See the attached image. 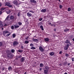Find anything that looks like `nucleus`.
I'll list each match as a JSON object with an SVG mask.
<instances>
[{
  "instance_id": "f257e3e1",
  "label": "nucleus",
  "mask_w": 74,
  "mask_h": 74,
  "mask_svg": "<svg viewBox=\"0 0 74 74\" xmlns=\"http://www.w3.org/2000/svg\"><path fill=\"white\" fill-rule=\"evenodd\" d=\"M8 53L7 54V56L8 58H11L12 57V56H11V53H10V50H8L7 51V53Z\"/></svg>"
},
{
  "instance_id": "f03ea898",
  "label": "nucleus",
  "mask_w": 74,
  "mask_h": 74,
  "mask_svg": "<svg viewBox=\"0 0 74 74\" xmlns=\"http://www.w3.org/2000/svg\"><path fill=\"white\" fill-rule=\"evenodd\" d=\"M7 25L6 24H4V25H3L2 24V22L1 21H0V27H3V26H6Z\"/></svg>"
},
{
  "instance_id": "7ed1b4c3",
  "label": "nucleus",
  "mask_w": 74,
  "mask_h": 74,
  "mask_svg": "<svg viewBox=\"0 0 74 74\" xmlns=\"http://www.w3.org/2000/svg\"><path fill=\"white\" fill-rule=\"evenodd\" d=\"M5 6H6V5H7V6H8V7H12V5H10V3H5Z\"/></svg>"
},
{
  "instance_id": "20e7f679",
  "label": "nucleus",
  "mask_w": 74,
  "mask_h": 74,
  "mask_svg": "<svg viewBox=\"0 0 74 74\" xmlns=\"http://www.w3.org/2000/svg\"><path fill=\"white\" fill-rule=\"evenodd\" d=\"M39 49L41 52H44V49L41 46L39 47Z\"/></svg>"
},
{
  "instance_id": "39448f33",
  "label": "nucleus",
  "mask_w": 74,
  "mask_h": 74,
  "mask_svg": "<svg viewBox=\"0 0 74 74\" xmlns=\"http://www.w3.org/2000/svg\"><path fill=\"white\" fill-rule=\"evenodd\" d=\"M19 44L18 42L17 41H14L13 42V45L14 46H15V45H17V44Z\"/></svg>"
},
{
  "instance_id": "423d86ee",
  "label": "nucleus",
  "mask_w": 74,
  "mask_h": 74,
  "mask_svg": "<svg viewBox=\"0 0 74 74\" xmlns=\"http://www.w3.org/2000/svg\"><path fill=\"white\" fill-rule=\"evenodd\" d=\"M70 41L68 40H66V41L65 42V43L66 44H69L70 45H71L70 43Z\"/></svg>"
},
{
  "instance_id": "0eeeda50",
  "label": "nucleus",
  "mask_w": 74,
  "mask_h": 74,
  "mask_svg": "<svg viewBox=\"0 0 74 74\" xmlns=\"http://www.w3.org/2000/svg\"><path fill=\"white\" fill-rule=\"evenodd\" d=\"M13 3L14 4H15V5H18V2L16 1H14Z\"/></svg>"
},
{
  "instance_id": "6e6552de",
  "label": "nucleus",
  "mask_w": 74,
  "mask_h": 74,
  "mask_svg": "<svg viewBox=\"0 0 74 74\" xmlns=\"http://www.w3.org/2000/svg\"><path fill=\"white\" fill-rule=\"evenodd\" d=\"M44 71L45 74H48V71L45 69L44 70Z\"/></svg>"
},
{
  "instance_id": "1a4fd4ad",
  "label": "nucleus",
  "mask_w": 74,
  "mask_h": 74,
  "mask_svg": "<svg viewBox=\"0 0 74 74\" xmlns=\"http://www.w3.org/2000/svg\"><path fill=\"white\" fill-rule=\"evenodd\" d=\"M27 16H32V14L28 12L27 13Z\"/></svg>"
},
{
  "instance_id": "9d476101",
  "label": "nucleus",
  "mask_w": 74,
  "mask_h": 74,
  "mask_svg": "<svg viewBox=\"0 0 74 74\" xmlns=\"http://www.w3.org/2000/svg\"><path fill=\"white\" fill-rule=\"evenodd\" d=\"M46 11H47V10L46 9H44L42 10L41 12H42L44 13L46 12Z\"/></svg>"
},
{
  "instance_id": "9b49d317",
  "label": "nucleus",
  "mask_w": 74,
  "mask_h": 74,
  "mask_svg": "<svg viewBox=\"0 0 74 74\" xmlns=\"http://www.w3.org/2000/svg\"><path fill=\"white\" fill-rule=\"evenodd\" d=\"M33 41H34V42H38V40L37 39H34L33 40Z\"/></svg>"
},
{
  "instance_id": "f8f14e48",
  "label": "nucleus",
  "mask_w": 74,
  "mask_h": 74,
  "mask_svg": "<svg viewBox=\"0 0 74 74\" xmlns=\"http://www.w3.org/2000/svg\"><path fill=\"white\" fill-rule=\"evenodd\" d=\"M30 1L31 3H36V1L34 0H30Z\"/></svg>"
},
{
  "instance_id": "ddd939ff",
  "label": "nucleus",
  "mask_w": 74,
  "mask_h": 74,
  "mask_svg": "<svg viewBox=\"0 0 74 74\" xmlns=\"http://www.w3.org/2000/svg\"><path fill=\"white\" fill-rule=\"evenodd\" d=\"M25 60V58L24 57H23L21 59V62H23V61Z\"/></svg>"
},
{
  "instance_id": "4468645a",
  "label": "nucleus",
  "mask_w": 74,
  "mask_h": 74,
  "mask_svg": "<svg viewBox=\"0 0 74 74\" xmlns=\"http://www.w3.org/2000/svg\"><path fill=\"white\" fill-rule=\"evenodd\" d=\"M10 19L12 20H13L14 19V16H12L10 17Z\"/></svg>"
},
{
  "instance_id": "2eb2a0df",
  "label": "nucleus",
  "mask_w": 74,
  "mask_h": 74,
  "mask_svg": "<svg viewBox=\"0 0 74 74\" xmlns=\"http://www.w3.org/2000/svg\"><path fill=\"white\" fill-rule=\"evenodd\" d=\"M45 69H46L48 71L49 70V67L48 66H46L45 67Z\"/></svg>"
},
{
  "instance_id": "dca6fc26",
  "label": "nucleus",
  "mask_w": 74,
  "mask_h": 74,
  "mask_svg": "<svg viewBox=\"0 0 74 74\" xmlns=\"http://www.w3.org/2000/svg\"><path fill=\"white\" fill-rule=\"evenodd\" d=\"M50 55L51 56H53L54 55V53L53 52H51L50 53Z\"/></svg>"
},
{
  "instance_id": "f3484780",
  "label": "nucleus",
  "mask_w": 74,
  "mask_h": 74,
  "mask_svg": "<svg viewBox=\"0 0 74 74\" xmlns=\"http://www.w3.org/2000/svg\"><path fill=\"white\" fill-rule=\"evenodd\" d=\"M45 41H47L48 42V41H49V39L48 38H46L45 39Z\"/></svg>"
},
{
  "instance_id": "a211bd4d",
  "label": "nucleus",
  "mask_w": 74,
  "mask_h": 74,
  "mask_svg": "<svg viewBox=\"0 0 74 74\" xmlns=\"http://www.w3.org/2000/svg\"><path fill=\"white\" fill-rule=\"evenodd\" d=\"M44 66V64L41 63L40 64V67H43Z\"/></svg>"
},
{
  "instance_id": "6ab92c4d",
  "label": "nucleus",
  "mask_w": 74,
  "mask_h": 74,
  "mask_svg": "<svg viewBox=\"0 0 74 74\" xmlns=\"http://www.w3.org/2000/svg\"><path fill=\"white\" fill-rule=\"evenodd\" d=\"M40 27L41 29L42 30H44V28H43V26H40Z\"/></svg>"
},
{
  "instance_id": "aec40b11",
  "label": "nucleus",
  "mask_w": 74,
  "mask_h": 74,
  "mask_svg": "<svg viewBox=\"0 0 74 74\" xmlns=\"http://www.w3.org/2000/svg\"><path fill=\"white\" fill-rule=\"evenodd\" d=\"M69 30V29H66L64 30V32H68Z\"/></svg>"
},
{
  "instance_id": "412c9836",
  "label": "nucleus",
  "mask_w": 74,
  "mask_h": 74,
  "mask_svg": "<svg viewBox=\"0 0 74 74\" xmlns=\"http://www.w3.org/2000/svg\"><path fill=\"white\" fill-rule=\"evenodd\" d=\"M6 34V33H5V31H4L3 32V36H5V35Z\"/></svg>"
},
{
  "instance_id": "4be33fe9",
  "label": "nucleus",
  "mask_w": 74,
  "mask_h": 74,
  "mask_svg": "<svg viewBox=\"0 0 74 74\" xmlns=\"http://www.w3.org/2000/svg\"><path fill=\"white\" fill-rule=\"evenodd\" d=\"M68 48L69 47H67V46L65 47H64V49L65 50H67V49H68Z\"/></svg>"
},
{
  "instance_id": "5701e85b",
  "label": "nucleus",
  "mask_w": 74,
  "mask_h": 74,
  "mask_svg": "<svg viewBox=\"0 0 74 74\" xmlns=\"http://www.w3.org/2000/svg\"><path fill=\"white\" fill-rule=\"evenodd\" d=\"M31 49H35L36 48L34 47H32L31 48Z\"/></svg>"
},
{
  "instance_id": "b1692460",
  "label": "nucleus",
  "mask_w": 74,
  "mask_h": 74,
  "mask_svg": "<svg viewBox=\"0 0 74 74\" xmlns=\"http://www.w3.org/2000/svg\"><path fill=\"white\" fill-rule=\"evenodd\" d=\"M29 41H27V40H26L25 41V44H28V43H29Z\"/></svg>"
},
{
  "instance_id": "393cba45",
  "label": "nucleus",
  "mask_w": 74,
  "mask_h": 74,
  "mask_svg": "<svg viewBox=\"0 0 74 74\" xmlns=\"http://www.w3.org/2000/svg\"><path fill=\"white\" fill-rule=\"evenodd\" d=\"M18 51L19 52H23V50H21V49H19Z\"/></svg>"
},
{
  "instance_id": "a878e982",
  "label": "nucleus",
  "mask_w": 74,
  "mask_h": 74,
  "mask_svg": "<svg viewBox=\"0 0 74 74\" xmlns=\"http://www.w3.org/2000/svg\"><path fill=\"white\" fill-rule=\"evenodd\" d=\"M20 14H21V12H19L17 14V16H20Z\"/></svg>"
},
{
  "instance_id": "bb28decb",
  "label": "nucleus",
  "mask_w": 74,
  "mask_h": 74,
  "mask_svg": "<svg viewBox=\"0 0 74 74\" xmlns=\"http://www.w3.org/2000/svg\"><path fill=\"white\" fill-rule=\"evenodd\" d=\"M30 47H34V45L32 43H31L30 44Z\"/></svg>"
},
{
  "instance_id": "cd10ccee",
  "label": "nucleus",
  "mask_w": 74,
  "mask_h": 74,
  "mask_svg": "<svg viewBox=\"0 0 74 74\" xmlns=\"http://www.w3.org/2000/svg\"><path fill=\"white\" fill-rule=\"evenodd\" d=\"M65 56L66 57H68V56H69V54H68L66 53L65 54Z\"/></svg>"
},
{
  "instance_id": "c85d7f7f",
  "label": "nucleus",
  "mask_w": 74,
  "mask_h": 74,
  "mask_svg": "<svg viewBox=\"0 0 74 74\" xmlns=\"http://www.w3.org/2000/svg\"><path fill=\"white\" fill-rule=\"evenodd\" d=\"M19 26H18L17 25H14L15 28H18V27H19Z\"/></svg>"
},
{
  "instance_id": "c756f323",
  "label": "nucleus",
  "mask_w": 74,
  "mask_h": 74,
  "mask_svg": "<svg viewBox=\"0 0 74 74\" xmlns=\"http://www.w3.org/2000/svg\"><path fill=\"white\" fill-rule=\"evenodd\" d=\"M5 31V33H6V34H7V33H9V32L8 31L6 30Z\"/></svg>"
},
{
  "instance_id": "7c9ffc66",
  "label": "nucleus",
  "mask_w": 74,
  "mask_h": 74,
  "mask_svg": "<svg viewBox=\"0 0 74 74\" xmlns=\"http://www.w3.org/2000/svg\"><path fill=\"white\" fill-rule=\"evenodd\" d=\"M6 12L8 14H9L10 13V11L9 10L8 12Z\"/></svg>"
},
{
  "instance_id": "2f4dec72",
  "label": "nucleus",
  "mask_w": 74,
  "mask_h": 74,
  "mask_svg": "<svg viewBox=\"0 0 74 74\" xmlns=\"http://www.w3.org/2000/svg\"><path fill=\"white\" fill-rule=\"evenodd\" d=\"M8 70H11V67L10 66H9L8 67Z\"/></svg>"
},
{
  "instance_id": "473e14b6",
  "label": "nucleus",
  "mask_w": 74,
  "mask_h": 74,
  "mask_svg": "<svg viewBox=\"0 0 74 74\" xmlns=\"http://www.w3.org/2000/svg\"><path fill=\"white\" fill-rule=\"evenodd\" d=\"M48 25H51V26H53V24H52L51 23H48Z\"/></svg>"
},
{
  "instance_id": "72a5a7b5",
  "label": "nucleus",
  "mask_w": 74,
  "mask_h": 74,
  "mask_svg": "<svg viewBox=\"0 0 74 74\" xmlns=\"http://www.w3.org/2000/svg\"><path fill=\"white\" fill-rule=\"evenodd\" d=\"M71 10V8H68V11H70Z\"/></svg>"
},
{
  "instance_id": "f704fd0d",
  "label": "nucleus",
  "mask_w": 74,
  "mask_h": 74,
  "mask_svg": "<svg viewBox=\"0 0 74 74\" xmlns=\"http://www.w3.org/2000/svg\"><path fill=\"white\" fill-rule=\"evenodd\" d=\"M12 36L14 38V37H15V34H13Z\"/></svg>"
},
{
  "instance_id": "c9c22d12",
  "label": "nucleus",
  "mask_w": 74,
  "mask_h": 74,
  "mask_svg": "<svg viewBox=\"0 0 74 74\" xmlns=\"http://www.w3.org/2000/svg\"><path fill=\"white\" fill-rule=\"evenodd\" d=\"M42 20V18H40V19H39V21H41Z\"/></svg>"
},
{
  "instance_id": "e433bc0d",
  "label": "nucleus",
  "mask_w": 74,
  "mask_h": 74,
  "mask_svg": "<svg viewBox=\"0 0 74 74\" xmlns=\"http://www.w3.org/2000/svg\"><path fill=\"white\" fill-rule=\"evenodd\" d=\"M5 9V8H1V11H3V10H4Z\"/></svg>"
},
{
  "instance_id": "4c0bfd02",
  "label": "nucleus",
  "mask_w": 74,
  "mask_h": 74,
  "mask_svg": "<svg viewBox=\"0 0 74 74\" xmlns=\"http://www.w3.org/2000/svg\"><path fill=\"white\" fill-rule=\"evenodd\" d=\"M11 51H12V52L13 53H14V52H15V50L14 49H12V50Z\"/></svg>"
},
{
  "instance_id": "58836bf2",
  "label": "nucleus",
  "mask_w": 74,
  "mask_h": 74,
  "mask_svg": "<svg viewBox=\"0 0 74 74\" xmlns=\"http://www.w3.org/2000/svg\"><path fill=\"white\" fill-rule=\"evenodd\" d=\"M63 7V6L62 5H60V8H62Z\"/></svg>"
},
{
  "instance_id": "ea45409f",
  "label": "nucleus",
  "mask_w": 74,
  "mask_h": 74,
  "mask_svg": "<svg viewBox=\"0 0 74 74\" xmlns=\"http://www.w3.org/2000/svg\"><path fill=\"white\" fill-rule=\"evenodd\" d=\"M71 38H71V36H69V40H71Z\"/></svg>"
},
{
  "instance_id": "a19ab883",
  "label": "nucleus",
  "mask_w": 74,
  "mask_h": 74,
  "mask_svg": "<svg viewBox=\"0 0 74 74\" xmlns=\"http://www.w3.org/2000/svg\"><path fill=\"white\" fill-rule=\"evenodd\" d=\"M11 29H14V26H12Z\"/></svg>"
},
{
  "instance_id": "79ce46f5",
  "label": "nucleus",
  "mask_w": 74,
  "mask_h": 74,
  "mask_svg": "<svg viewBox=\"0 0 74 74\" xmlns=\"http://www.w3.org/2000/svg\"><path fill=\"white\" fill-rule=\"evenodd\" d=\"M69 46H70V45H69V44H68L67 45L66 47H68L69 48Z\"/></svg>"
},
{
  "instance_id": "37998d69",
  "label": "nucleus",
  "mask_w": 74,
  "mask_h": 74,
  "mask_svg": "<svg viewBox=\"0 0 74 74\" xmlns=\"http://www.w3.org/2000/svg\"><path fill=\"white\" fill-rule=\"evenodd\" d=\"M10 34H7L6 35V36H7V37H8V36H10Z\"/></svg>"
},
{
  "instance_id": "c03bdc74",
  "label": "nucleus",
  "mask_w": 74,
  "mask_h": 74,
  "mask_svg": "<svg viewBox=\"0 0 74 74\" xmlns=\"http://www.w3.org/2000/svg\"><path fill=\"white\" fill-rule=\"evenodd\" d=\"M62 53V51H60L59 52V54H61Z\"/></svg>"
},
{
  "instance_id": "a18cd8bd",
  "label": "nucleus",
  "mask_w": 74,
  "mask_h": 74,
  "mask_svg": "<svg viewBox=\"0 0 74 74\" xmlns=\"http://www.w3.org/2000/svg\"><path fill=\"white\" fill-rule=\"evenodd\" d=\"M21 24H22V23L20 22L18 23V25H21Z\"/></svg>"
},
{
  "instance_id": "49530a36",
  "label": "nucleus",
  "mask_w": 74,
  "mask_h": 74,
  "mask_svg": "<svg viewBox=\"0 0 74 74\" xmlns=\"http://www.w3.org/2000/svg\"><path fill=\"white\" fill-rule=\"evenodd\" d=\"M29 12H31L32 13H33V12L32 11L29 10Z\"/></svg>"
},
{
  "instance_id": "de8ad7c7",
  "label": "nucleus",
  "mask_w": 74,
  "mask_h": 74,
  "mask_svg": "<svg viewBox=\"0 0 74 74\" xmlns=\"http://www.w3.org/2000/svg\"><path fill=\"white\" fill-rule=\"evenodd\" d=\"M8 18H9V16H8L6 18V20H7V19H8Z\"/></svg>"
},
{
  "instance_id": "09e8293b",
  "label": "nucleus",
  "mask_w": 74,
  "mask_h": 74,
  "mask_svg": "<svg viewBox=\"0 0 74 74\" xmlns=\"http://www.w3.org/2000/svg\"><path fill=\"white\" fill-rule=\"evenodd\" d=\"M72 61L73 62V61H74V58H73L72 59Z\"/></svg>"
},
{
  "instance_id": "8fccbe9b",
  "label": "nucleus",
  "mask_w": 74,
  "mask_h": 74,
  "mask_svg": "<svg viewBox=\"0 0 74 74\" xmlns=\"http://www.w3.org/2000/svg\"><path fill=\"white\" fill-rule=\"evenodd\" d=\"M2 45V43L1 42H0V46H1Z\"/></svg>"
},
{
  "instance_id": "3c124183",
  "label": "nucleus",
  "mask_w": 74,
  "mask_h": 74,
  "mask_svg": "<svg viewBox=\"0 0 74 74\" xmlns=\"http://www.w3.org/2000/svg\"><path fill=\"white\" fill-rule=\"evenodd\" d=\"M23 46H21V49H23Z\"/></svg>"
},
{
  "instance_id": "603ef678",
  "label": "nucleus",
  "mask_w": 74,
  "mask_h": 74,
  "mask_svg": "<svg viewBox=\"0 0 74 74\" xmlns=\"http://www.w3.org/2000/svg\"><path fill=\"white\" fill-rule=\"evenodd\" d=\"M2 13V12L1 11H0V15H1Z\"/></svg>"
},
{
  "instance_id": "864d4df0",
  "label": "nucleus",
  "mask_w": 74,
  "mask_h": 74,
  "mask_svg": "<svg viewBox=\"0 0 74 74\" xmlns=\"http://www.w3.org/2000/svg\"><path fill=\"white\" fill-rule=\"evenodd\" d=\"M40 71H41L42 70V69L40 68Z\"/></svg>"
},
{
  "instance_id": "5fc2aeb1",
  "label": "nucleus",
  "mask_w": 74,
  "mask_h": 74,
  "mask_svg": "<svg viewBox=\"0 0 74 74\" xmlns=\"http://www.w3.org/2000/svg\"><path fill=\"white\" fill-rule=\"evenodd\" d=\"M1 3H0V7H1Z\"/></svg>"
},
{
  "instance_id": "6e6d98bb",
  "label": "nucleus",
  "mask_w": 74,
  "mask_h": 74,
  "mask_svg": "<svg viewBox=\"0 0 74 74\" xmlns=\"http://www.w3.org/2000/svg\"><path fill=\"white\" fill-rule=\"evenodd\" d=\"M18 58H21V56H20Z\"/></svg>"
},
{
  "instance_id": "4d7b16f0",
  "label": "nucleus",
  "mask_w": 74,
  "mask_h": 74,
  "mask_svg": "<svg viewBox=\"0 0 74 74\" xmlns=\"http://www.w3.org/2000/svg\"><path fill=\"white\" fill-rule=\"evenodd\" d=\"M54 30L55 32V31H56V29H54Z\"/></svg>"
},
{
  "instance_id": "13d9d810",
  "label": "nucleus",
  "mask_w": 74,
  "mask_h": 74,
  "mask_svg": "<svg viewBox=\"0 0 74 74\" xmlns=\"http://www.w3.org/2000/svg\"><path fill=\"white\" fill-rule=\"evenodd\" d=\"M70 65V63H69V64H68V65L69 66V65Z\"/></svg>"
},
{
  "instance_id": "bf43d9fd",
  "label": "nucleus",
  "mask_w": 74,
  "mask_h": 74,
  "mask_svg": "<svg viewBox=\"0 0 74 74\" xmlns=\"http://www.w3.org/2000/svg\"><path fill=\"white\" fill-rule=\"evenodd\" d=\"M4 70V68H3L2 69V70Z\"/></svg>"
},
{
  "instance_id": "052dcab7",
  "label": "nucleus",
  "mask_w": 74,
  "mask_h": 74,
  "mask_svg": "<svg viewBox=\"0 0 74 74\" xmlns=\"http://www.w3.org/2000/svg\"><path fill=\"white\" fill-rule=\"evenodd\" d=\"M72 40L74 41V38L72 39Z\"/></svg>"
},
{
  "instance_id": "680f3d73",
  "label": "nucleus",
  "mask_w": 74,
  "mask_h": 74,
  "mask_svg": "<svg viewBox=\"0 0 74 74\" xmlns=\"http://www.w3.org/2000/svg\"><path fill=\"white\" fill-rule=\"evenodd\" d=\"M64 74H68L67 73H64Z\"/></svg>"
},
{
  "instance_id": "e2e57ef3",
  "label": "nucleus",
  "mask_w": 74,
  "mask_h": 74,
  "mask_svg": "<svg viewBox=\"0 0 74 74\" xmlns=\"http://www.w3.org/2000/svg\"><path fill=\"white\" fill-rule=\"evenodd\" d=\"M55 26H56V25H53V26L55 27Z\"/></svg>"
},
{
  "instance_id": "0e129e2a",
  "label": "nucleus",
  "mask_w": 74,
  "mask_h": 74,
  "mask_svg": "<svg viewBox=\"0 0 74 74\" xmlns=\"http://www.w3.org/2000/svg\"><path fill=\"white\" fill-rule=\"evenodd\" d=\"M59 1H60V0H58Z\"/></svg>"
},
{
  "instance_id": "69168bd1",
  "label": "nucleus",
  "mask_w": 74,
  "mask_h": 74,
  "mask_svg": "<svg viewBox=\"0 0 74 74\" xmlns=\"http://www.w3.org/2000/svg\"><path fill=\"white\" fill-rule=\"evenodd\" d=\"M2 30H3V28H2Z\"/></svg>"
},
{
  "instance_id": "338daca9",
  "label": "nucleus",
  "mask_w": 74,
  "mask_h": 74,
  "mask_svg": "<svg viewBox=\"0 0 74 74\" xmlns=\"http://www.w3.org/2000/svg\"><path fill=\"white\" fill-rule=\"evenodd\" d=\"M59 65H62V64H59Z\"/></svg>"
},
{
  "instance_id": "774afa93",
  "label": "nucleus",
  "mask_w": 74,
  "mask_h": 74,
  "mask_svg": "<svg viewBox=\"0 0 74 74\" xmlns=\"http://www.w3.org/2000/svg\"><path fill=\"white\" fill-rule=\"evenodd\" d=\"M23 0V1H24V0Z\"/></svg>"
}]
</instances>
